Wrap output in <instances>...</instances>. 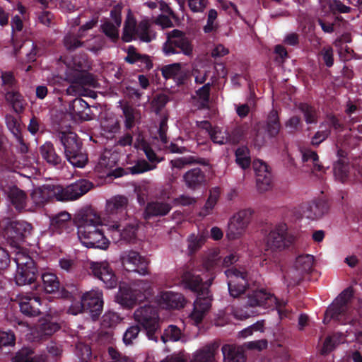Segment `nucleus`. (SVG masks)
Wrapping results in <instances>:
<instances>
[{
    "instance_id": "45",
    "label": "nucleus",
    "mask_w": 362,
    "mask_h": 362,
    "mask_svg": "<svg viewBox=\"0 0 362 362\" xmlns=\"http://www.w3.org/2000/svg\"><path fill=\"white\" fill-rule=\"evenodd\" d=\"M235 162L243 170L251 165L250 151L245 146L238 147L235 151Z\"/></svg>"
},
{
    "instance_id": "4",
    "label": "nucleus",
    "mask_w": 362,
    "mask_h": 362,
    "mask_svg": "<svg viewBox=\"0 0 362 362\" xmlns=\"http://www.w3.org/2000/svg\"><path fill=\"white\" fill-rule=\"evenodd\" d=\"M107 223H97L93 220H86L78 228V236L81 243L88 248L107 250L110 240L105 233Z\"/></svg>"
},
{
    "instance_id": "37",
    "label": "nucleus",
    "mask_w": 362,
    "mask_h": 362,
    "mask_svg": "<svg viewBox=\"0 0 362 362\" xmlns=\"http://www.w3.org/2000/svg\"><path fill=\"white\" fill-rule=\"evenodd\" d=\"M83 36V34L78 33H68L66 34L63 39V44L66 49L71 52L80 47H85L86 42L81 40Z\"/></svg>"
},
{
    "instance_id": "26",
    "label": "nucleus",
    "mask_w": 362,
    "mask_h": 362,
    "mask_svg": "<svg viewBox=\"0 0 362 362\" xmlns=\"http://www.w3.org/2000/svg\"><path fill=\"white\" fill-rule=\"evenodd\" d=\"M158 303L163 309H179L185 305L182 294L172 291H163L158 296Z\"/></svg>"
},
{
    "instance_id": "33",
    "label": "nucleus",
    "mask_w": 362,
    "mask_h": 362,
    "mask_svg": "<svg viewBox=\"0 0 362 362\" xmlns=\"http://www.w3.org/2000/svg\"><path fill=\"white\" fill-rule=\"evenodd\" d=\"M6 193L12 205L18 211L25 206L27 196L24 191L16 186L9 187Z\"/></svg>"
},
{
    "instance_id": "59",
    "label": "nucleus",
    "mask_w": 362,
    "mask_h": 362,
    "mask_svg": "<svg viewBox=\"0 0 362 362\" xmlns=\"http://www.w3.org/2000/svg\"><path fill=\"white\" fill-rule=\"evenodd\" d=\"M107 353L110 362H134L130 357L120 352L116 347L109 346Z\"/></svg>"
},
{
    "instance_id": "40",
    "label": "nucleus",
    "mask_w": 362,
    "mask_h": 362,
    "mask_svg": "<svg viewBox=\"0 0 362 362\" xmlns=\"http://www.w3.org/2000/svg\"><path fill=\"white\" fill-rule=\"evenodd\" d=\"M199 164L201 165L206 166L209 162L206 159L203 158H197L192 156L180 157L170 160L172 168L182 169L185 165Z\"/></svg>"
},
{
    "instance_id": "27",
    "label": "nucleus",
    "mask_w": 362,
    "mask_h": 362,
    "mask_svg": "<svg viewBox=\"0 0 362 362\" xmlns=\"http://www.w3.org/2000/svg\"><path fill=\"white\" fill-rule=\"evenodd\" d=\"M86 69V71L74 72L70 75V79L71 81V85L66 89V92L68 94L76 93V86H94L95 83V80L92 74L88 72Z\"/></svg>"
},
{
    "instance_id": "24",
    "label": "nucleus",
    "mask_w": 362,
    "mask_h": 362,
    "mask_svg": "<svg viewBox=\"0 0 362 362\" xmlns=\"http://www.w3.org/2000/svg\"><path fill=\"white\" fill-rule=\"evenodd\" d=\"M51 228L58 234H69L74 231L75 224L71 215L66 211H62L51 218Z\"/></svg>"
},
{
    "instance_id": "53",
    "label": "nucleus",
    "mask_w": 362,
    "mask_h": 362,
    "mask_svg": "<svg viewBox=\"0 0 362 362\" xmlns=\"http://www.w3.org/2000/svg\"><path fill=\"white\" fill-rule=\"evenodd\" d=\"M89 107L88 103L81 98L73 100L69 105V110L72 115L81 116L85 110Z\"/></svg>"
},
{
    "instance_id": "48",
    "label": "nucleus",
    "mask_w": 362,
    "mask_h": 362,
    "mask_svg": "<svg viewBox=\"0 0 362 362\" xmlns=\"http://www.w3.org/2000/svg\"><path fill=\"white\" fill-rule=\"evenodd\" d=\"M326 121L320 123L319 128L322 129L323 127L328 125L331 130L333 129L336 133L341 132L344 129V124L334 114H328L326 116Z\"/></svg>"
},
{
    "instance_id": "64",
    "label": "nucleus",
    "mask_w": 362,
    "mask_h": 362,
    "mask_svg": "<svg viewBox=\"0 0 362 362\" xmlns=\"http://www.w3.org/2000/svg\"><path fill=\"white\" fill-rule=\"evenodd\" d=\"M17 265V269L19 267H28L36 266L34 260L28 255L23 252H17L16 257L13 259Z\"/></svg>"
},
{
    "instance_id": "22",
    "label": "nucleus",
    "mask_w": 362,
    "mask_h": 362,
    "mask_svg": "<svg viewBox=\"0 0 362 362\" xmlns=\"http://www.w3.org/2000/svg\"><path fill=\"white\" fill-rule=\"evenodd\" d=\"M20 311L28 317H33L41 314V298L33 295L20 296L18 298Z\"/></svg>"
},
{
    "instance_id": "42",
    "label": "nucleus",
    "mask_w": 362,
    "mask_h": 362,
    "mask_svg": "<svg viewBox=\"0 0 362 362\" xmlns=\"http://www.w3.org/2000/svg\"><path fill=\"white\" fill-rule=\"evenodd\" d=\"M136 19L129 14L124 21L122 39L124 42H129L136 40L135 33L137 29Z\"/></svg>"
},
{
    "instance_id": "9",
    "label": "nucleus",
    "mask_w": 362,
    "mask_h": 362,
    "mask_svg": "<svg viewBox=\"0 0 362 362\" xmlns=\"http://www.w3.org/2000/svg\"><path fill=\"white\" fill-rule=\"evenodd\" d=\"M1 78V86L5 91L6 100L12 105L17 113L22 112L25 109V100L23 95L15 88L17 81L11 71H2Z\"/></svg>"
},
{
    "instance_id": "34",
    "label": "nucleus",
    "mask_w": 362,
    "mask_h": 362,
    "mask_svg": "<svg viewBox=\"0 0 362 362\" xmlns=\"http://www.w3.org/2000/svg\"><path fill=\"white\" fill-rule=\"evenodd\" d=\"M170 204L163 202H153L147 204L145 210L146 218L152 216H163L167 215L171 210Z\"/></svg>"
},
{
    "instance_id": "8",
    "label": "nucleus",
    "mask_w": 362,
    "mask_h": 362,
    "mask_svg": "<svg viewBox=\"0 0 362 362\" xmlns=\"http://www.w3.org/2000/svg\"><path fill=\"white\" fill-rule=\"evenodd\" d=\"M32 228L30 223L23 221H10L4 228L3 235L8 244L18 249L30 235Z\"/></svg>"
},
{
    "instance_id": "41",
    "label": "nucleus",
    "mask_w": 362,
    "mask_h": 362,
    "mask_svg": "<svg viewBox=\"0 0 362 362\" xmlns=\"http://www.w3.org/2000/svg\"><path fill=\"white\" fill-rule=\"evenodd\" d=\"M281 124L277 111L272 110L267 117L266 131L270 138L276 137L280 131Z\"/></svg>"
},
{
    "instance_id": "6",
    "label": "nucleus",
    "mask_w": 362,
    "mask_h": 362,
    "mask_svg": "<svg viewBox=\"0 0 362 362\" xmlns=\"http://www.w3.org/2000/svg\"><path fill=\"white\" fill-rule=\"evenodd\" d=\"M134 320L142 327L149 340L158 342L160 334V319L158 309L149 304L139 307L134 313Z\"/></svg>"
},
{
    "instance_id": "49",
    "label": "nucleus",
    "mask_w": 362,
    "mask_h": 362,
    "mask_svg": "<svg viewBox=\"0 0 362 362\" xmlns=\"http://www.w3.org/2000/svg\"><path fill=\"white\" fill-rule=\"evenodd\" d=\"M334 174L337 179L344 182L349 177V164L343 160L339 159L334 164Z\"/></svg>"
},
{
    "instance_id": "60",
    "label": "nucleus",
    "mask_w": 362,
    "mask_h": 362,
    "mask_svg": "<svg viewBox=\"0 0 362 362\" xmlns=\"http://www.w3.org/2000/svg\"><path fill=\"white\" fill-rule=\"evenodd\" d=\"M5 122L7 128L14 137L22 134L21 124L14 116L11 115H6L5 117Z\"/></svg>"
},
{
    "instance_id": "10",
    "label": "nucleus",
    "mask_w": 362,
    "mask_h": 362,
    "mask_svg": "<svg viewBox=\"0 0 362 362\" xmlns=\"http://www.w3.org/2000/svg\"><path fill=\"white\" fill-rule=\"evenodd\" d=\"M285 223H279L273 228L265 238L266 246L272 250H283L290 247L294 237L288 233Z\"/></svg>"
},
{
    "instance_id": "20",
    "label": "nucleus",
    "mask_w": 362,
    "mask_h": 362,
    "mask_svg": "<svg viewBox=\"0 0 362 362\" xmlns=\"http://www.w3.org/2000/svg\"><path fill=\"white\" fill-rule=\"evenodd\" d=\"M300 209L307 219L317 221L328 212L329 205L322 199H315L302 204Z\"/></svg>"
},
{
    "instance_id": "44",
    "label": "nucleus",
    "mask_w": 362,
    "mask_h": 362,
    "mask_svg": "<svg viewBox=\"0 0 362 362\" xmlns=\"http://www.w3.org/2000/svg\"><path fill=\"white\" fill-rule=\"evenodd\" d=\"M298 109L303 114L306 124H312L317 123L319 111L314 106L306 103H300L298 105Z\"/></svg>"
},
{
    "instance_id": "31",
    "label": "nucleus",
    "mask_w": 362,
    "mask_h": 362,
    "mask_svg": "<svg viewBox=\"0 0 362 362\" xmlns=\"http://www.w3.org/2000/svg\"><path fill=\"white\" fill-rule=\"evenodd\" d=\"M135 37L136 40L139 39L141 42L147 43L156 38V32L149 20L144 19L138 23Z\"/></svg>"
},
{
    "instance_id": "63",
    "label": "nucleus",
    "mask_w": 362,
    "mask_h": 362,
    "mask_svg": "<svg viewBox=\"0 0 362 362\" xmlns=\"http://www.w3.org/2000/svg\"><path fill=\"white\" fill-rule=\"evenodd\" d=\"M210 138L214 143L218 144H228V130L222 131L219 127H216L212 133H211Z\"/></svg>"
},
{
    "instance_id": "11",
    "label": "nucleus",
    "mask_w": 362,
    "mask_h": 362,
    "mask_svg": "<svg viewBox=\"0 0 362 362\" xmlns=\"http://www.w3.org/2000/svg\"><path fill=\"white\" fill-rule=\"evenodd\" d=\"M127 205L128 199L123 195L114 196L107 200L104 221L112 224L115 220L119 222L125 221Z\"/></svg>"
},
{
    "instance_id": "43",
    "label": "nucleus",
    "mask_w": 362,
    "mask_h": 362,
    "mask_svg": "<svg viewBox=\"0 0 362 362\" xmlns=\"http://www.w3.org/2000/svg\"><path fill=\"white\" fill-rule=\"evenodd\" d=\"M60 329L59 325L49 319L40 320L37 327L39 335L42 337H49L52 335Z\"/></svg>"
},
{
    "instance_id": "14",
    "label": "nucleus",
    "mask_w": 362,
    "mask_h": 362,
    "mask_svg": "<svg viewBox=\"0 0 362 362\" xmlns=\"http://www.w3.org/2000/svg\"><path fill=\"white\" fill-rule=\"evenodd\" d=\"M89 271L94 277L102 281L106 288H112L117 286V278L107 262L92 261L89 264Z\"/></svg>"
},
{
    "instance_id": "17",
    "label": "nucleus",
    "mask_w": 362,
    "mask_h": 362,
    "mask_svg": "<svg viewBox=\"0 0 362 362\" xmlns=\"http://www.w3.org/2000/svg\"><path fill=\"white\" fill-rule=\"evenodd\" d=\"M93 186L91 182L86 179L78 180L66 187L61 186L62 192L59 193L58 201L76 200L86 194Z\"/></svg>"
},
{
    "instance_id": "38",
    "label": "nucleus",
    "mask_w": 362,
    "mask_h": 362,
    "mask_svg": "<svg viewBox=\"0 0 362 362\" xmlns=\"http://www.w3.org/2000/svg\"><path fill=\"white\" fill-rule=\"evenodd\" d=\"M12 362H45V358L43 356L34 355L32 349L25 347L16 354Z\"/></svg>"
},
{
    "instance_id": "46",
    "label": "nucleus",
    "mask_w": 362,
    "mask_h": 362,
    "mask_svg": "<svg viewBox=\"0 0 362 362\" xmlns=\"http://www.w3.org/2000/svg\"><path fill=\"white\" fill-rule=\"evenodd\" d=\"M302 154V161L303 163L312 162L313 164V170L317 172L324 171L323 165L320 163L319 156L316 151L307 148L300 151Z\"/></svg>"
},
{
    "instance_id": "25",
    "label": "nucleus",
    "mask_w": 362,
    "mask_h": 362,
    "mask_svg": "<svg viewBox=\"0 0 362 362\" xmlns=\"http://www.w3.org/2000/svg\"><path fill=\"white\" fill-rule=\"evenodd\" d=\"M82 304L80 308H84L86 313H90L93 318H97L101 314L103 302L101 298L95 293H86L81 298Z\"/></svg>"
},
{
    "instance_id": "28",
    "label": "nucleus",
    "mask_w": 362,
    "mask_h": 362,
    "mask_svg": "<svg viewBox=\"0 0 362 362\" xmlns=\"http://www.w3.org/2000/svg\"><path fill=\"white\" fill-rule=\"evenodd\" d=\"M40 153L48 165L56 168H61L63 166L62 158L57 153L52 142L47 141L42 145L40 147Z\"/></svg>"
},
{
    "instance_id": "21",
    "label": "nucleus",
    "mask_w": 362,
    "mask_h": 362,
    "mask_svg": "<svg viewBox=\"0 0 362 362\" xmlns=\"http://www.w3.org/2000/svg\"><path fill=\"white\" fill-rule=\"evenodd\" d=\"M348 299L345 293H341L334 303L327 309L325 314L324 323L333 319L341 321V318L348 315Z\"/></svg>"
},
{
    "instance_id": "36",
    "label": "nucleus",
    "mask_w": 362,
    "mask_h": 362,
    "mask_svg": "<svg viewBox=\"0 0 362 362\" xmlns=\"http://www.w3.org/2000/svg\"><path fill=\"white\" fill-rule=\"evenodd\" d=\"M161 73L163 78L166 80L173 78L178 84L184 83V76L181 74V64L173 63L163 66L161 68Z\"/></svg>"
},
{
    "instance_id": "61",
    "label": "nucleus",
    "mask_w": 362,
    "mask_h": 362,
    "mask_svg": "<svg viewBox=\"0 0 362 362\" xmlns=\"http://www.w3.org/2000/svg\"><path fill=\"white\" fill-rule=\"evenodd\" d=\"M141 332L140 326L138 325H132L127 328L123 334V341L126 345L132 344Z\"/></svg>"
},
{
    "instance_id": "52",
    "label": "nucleus",
    "mask_w": 362,
    "mask_h": 362,
    "mask_svg": "<svg viewBox=\"0 0 362 362\" xmlns=\"http://www.w3.org/2000/svg\"><path fill=\"white\" fill-rule=\"evenodd\" d=\"M123 115L124 116V127L127 129H132L135 124L136 109L132 106L125 104L122 107Z\"/></svg>"
},
{
    "instance_id": "1",
    "label": "nucleus",
    "mask_w": 362,
    "mask_h": 362,
    "mask_svg": "<svg viewBox=\"0 0 362 362\" xmlns=\"http://www.w3.org/2000/svg\"><path fill=\"white\" fill-rule=\"evenodd\" d=\"M226 274L229 278L236 279L228 283L230 295L233 298L246 295L245 306L267 308L276 303V298L264 289L249 290V274L245 268L231 267L226 271Z\"/></svg>"
},
{
    "instance_id": "19",
    "label": "nucleus",
    "mask_w": 362,
    "mask_h": 362,
    "mask_svg": "<svg viewBox=\"0 0 362 362\" xmlns=\"http://www.w3.org/2000/svg\"><path fill=\"white\" fill-rule=\"evenodd\" d=\"M62 192L61 185H44L33 189L31 199L36 205L41 206L53 199L58 201Z\"/></svg>"
},
{
    "instance_id": "51",
    "label": "nucleus",
    "mask_w": 362,
    "mask_h": 362,
    "mask_svg": "<svg viewBox=\"0 0 362 362\" xmlns=\"http://www.w3.org/2000/svg\"><path fill=\"white\" fill-rule=\"evenodd\" d=\"M246 132L244 126L240 125L234 127L231 130H228V144L235 145L243 140Z\"/></svg>"
},
{
    "instance_id": "47",
    "label": "nucleus",
    "mask_w": 362,
    "mask_h": 362,
    "mask_svg": "<svg viewBox=\"0 0 362 362\" xmlns=\"http://www.w3.org/2000/svg\"><path fill=\"white\" fill-rule=\"evenodd\" d=\"M181 335V330L176 325H170L164 329L163 333L160 331L159 339L163 343H166L168 341H177L180 339Z\"/></svg>"
},
{
    "instance_id": "29",
    "label": "nucleus",
    "mask_w": 362,
    "mask_h": 362,
    "mask_svg": "<svg viewBox=\"0 0 362 362\" xmlns=\"http://www.w3.org/2000/svg\"><path fill=\"white\" fill-rule=\"evenodd\" d=\"M183 180L189 189H196L205 183L206 175L201 168H194L184 174Z\"/></svg>"
},
{
    "instance_id": "58",
    "label": "nucleus",
    "mask_w": 362,
    "mask_h": 362,
    "mask_svg": "<svg viewBox=\"0 0 362 362\" xmlns=\"http://www.w3.org/2000/svg\"><path fill=\"white\" fill-rule=\"evenodd\" d=\"M218 17V12L216 9L211 8L209 11L207 15L206 24L204 26L203 30L205 33H210L218 29V23L216 21Z\"/></svg>"
},
{
    "instance_id": "15",
    "label": "nucleus",
    "mask_w": 362,
    "mask_h": 362,
    "mask_svg": "<svg viewBox=\"0 0 362 362\" xmlns=\"http://www.w3.org/2000/svg\"><path fill=\"white\" fill-rule=\"evenodd\" d=\"M314 256L308 254L300 255L296 258L294 269L296 274L291 280H288L289 274L284 275V279L287 281L288 286H294L300 283L303 275L312 272L314 264Z\"/></svg>"
},
{
    "instance_id": "54",
    "label": "nucleus",
    "mask_w": 362,
    "mask_h": 362,
    "mask_svg": "<svg viewBox=\"0 0 362 362\" xmlns=\"http://www.w3.org/2000/svg\"><path fill=\"white\" fill-rule=\"evenodd\" d=\"M118 28L119 27L115 25L110 21H107L101 25V30L103 33L112 42H116L119 39Z\"/></svg>"
},
{
    "instance_id": "3",
    "label": "nucleus",
    "mask_w": 362,
    "mask_h": 362,
    "mask_svg": "<svg viewBox=\"0 0 362 362\" xmlns=\"http://www.w3.org/2000/svg\"><path fill=\"white\" fill-rule=\"evenodd\" d=\"M57 139L64 147L66 160L75 168H83L88 161L87 153L83 151V143L72 131L58 130Z\"/></svg>"
},
{
    "instance_id": "23",
    "label": "nucleus",
    "mask_w": 362,
    "mask_h": 362,
    "mask_svg": "<svg viewBox=\"0 0 362 362\" xmlns=\"http://www.w3.org/2000/svg\"><path fill=\"white\" fill-rule=\"evenodd\" d=\"M162 49L165 56H170L179 53L190 56L192 54L193 47L188 37L185 36L179 40L165 41L163 45Z\"/></svg>"
},
{
    "instance_id": "32",
    "label": "nucleus",
    "mask_w": 362,
    "mask_h": 362,
    "mask_svg": "<svg viewBox=\"0 0 362 362\" xmlns=\"http://www.w3.org/2000/svg\"><path fill=\"white\" fill-rule=\"evenodd\" d=\"M221 351L224 362H245L246 356L240 348L230 344H224Z\"/></svg>"
},
{
    "instance_id": "7",
    "label": "nucleus",
    "mask_w": 362,
    "mask_h": 362,
    "mask_svg": "<svg viewBox=\"0 0 362 362\" xmlns=\"http://www.w3.org/2000/svg\"><path fill=\"white\" fill-rule=\"evenodd\" d=\"M115 164V161L111 160V158L103 156L100 158L98 168L103 169L104 173H106L108 177H113L115 178L122 177L128 174L129 172L132 175H137L154 170L156 168V164H150L144 159L138 160L134 165L126 170L122 168L112 169Z\"/></svg>"
},
{
    "instance_id": "30",
    "label": "nucleus",
    "mask_w": 362,
    "mask_h": 362,
    "mask_svg": "<svg viewBox=\"0 0 362 362\" xmlns=\"http://www.w3.org/2000/svg\"><path fill=\"white\" fill-rule=\"evenodd\" d=\"M37 276V266L19 267L16 270L15 281L18 286L30 285L35 283Z\"/></svg>"
},
{
    "instance_id": "50",
    "label": "nucleus",
    "mask_w": 362,
    "mask_h": 362,
    "mask_svg": "<svg viewBox=\"0 0 362 362\" xmlns=\"http://www.w3.org/2000/svg\"><path fill=\"white\" fill-rule=\"evenodd\" d=\"M318 60L322 61L323 64L330 68L334 65V49L332 46L327 45L323 47L317 54Z\"/></svg>"
},
{
    "instance_id": "57",
    "label": "nucleus",
    "mask_w": 362,
    "mask_h": 362,
    "mask_svg": "<svg viewBox=\"0 0 362 362\" xmlns=\"http://www.w3.org/2000/svg\"><path fill=\"white\" fill-rule=\"evenodd\" d=\"M205 239L203 236L191 234L188 238V250L190 255L197 252L204 245Z\"/></svg>"
},
{
    "instance_id": "2",
    "label": "nucleus",
    "mask_w": 362,
    "mask_h": 362,
    "mask_svg": "<svg viewBox=\"0 0 362 362\" xmlns=\"http://www.w3.org/2000/svg\"><path fill=\"white\" fill-rule=\"evenodd\" d=\"M213 279L206 282L199 275L192 272H185L182 276V282L186 288L197 293V299L194 303V308L189 315L190 320L195 325L202 322L203 319L211 307L212 298L209 290Z\"/></svg>"
},
{
    "instance_id": "13",
    "label": "nucleus",
    "mask_w": 362,
    "mask_h": 362,
    "mask_svg": "<svg viewBox=\"0 0 362 362\" xmlns=\"http://www.w3.org/2000/svg\"><path fill=\"white\" fill-rule=\"evenodd\" d=\"M121 262L128 272H134L143 276L149 274V261L136 251L124 252L121 256Z\"/></svg>"
},
{
    "instance_id": "35",
    "label": "nucleus",
    "mask_w": 362,
    "mask_h": 362,
    "mask_svg": "<svg viewBox=\"0 0 362 362\" xmlns=\"http://www.w3.org/2000/svg\"><path fill=\"white\" fill-rule=\"evenodd\" d=\"M217 348L218 346L214 344L204 346L194 354L190 362H214Z\"/></svg>"
},
{
    "instance_id": "39",
    "label": "nucleus",
    "mask_w": 362,
    "mask_h": 362,
    "mask_svg": "<svg viewBox=\"0 0 362 362\" xmlns=\"http://www.w3.org/2000/svg\"><path fill=\"white\" fill-rule=\"evenodd\" d=\"M41 279L44 291L47 293H54L59 291L60 282L57 275L52 272L42 274Z\"/></svg>"
},
{
    "instance_id": "62",
    "label": "nucleus",
    "mask_w": 362,
    "mask_h": 362,
    "mask_svg": "<svg viewBox=\"0 0 362 362\" xmlns=\"http://www.w3.org/2000/svg\"><path fill=\"white\" fill-rule=\"evenodd\" d=\"M72 64L74 72L86 71L90 66L86 54H83L81 57H74L72 59Z\"/></svg>"
},
{
    "instance_id": "5",
    "label": "nucleus",
    "mask_w": 362,
    "mask_h": 362,
    "mask_svg": "<svg viewBox=\"0 0 362 362\" xmlns=\"http://www.w3.org/2000/svg\"><path fill=\"white\" fill-rule=\"evenodd\" d=\"M151 290V282L144 280H136L131 285H120L115 296L116 302L123 308L130 309L137 302H141L147 298Z\"/></svg>"
},
{
    "instance_id": "16",
    "label": "nucleus",
    "mask_w": 362,
    "mask_h": 362,
    "mask_svg": "<svg viewBox=\"0 0 362 362\" xmlns=\"http://www.w3.org/2000/svg\"><path fill=\"white\" fill-rule=\"evenodd\" d=\"M123 221H113V223H107V233L115 243L122 240L130 242L136 237V228L132 224H123Z\"/></svg>"
},
{
    "instance_id": "55",
    "label": "nucleus",
    "mask_w": 362,
    "mask_h": 362,
    "mask_svg": "<svg viewBox=\"0 0 362 362\" xmlns=\"http://www.w3.org/2000/svg\"><path fill=\"white\" fill-rule=\"evenodd\" d=\"M75 354L81 362H88L92 356L91 349L89 345L78 342L76 344Z\"/></svg>"
},
{
    "instance_id": "18",
    "label": "nucleus",
    "mask_w": 362,
    "mask_h": 362,
    "mask_svg": "<svg viewBox=\"0 0 362 362\" xmlns=\"http://www.w3.org/2000/svg\"><path fill=\"white\" fill-rule=\"evenodd\" d=\"M252 167L256 175L257 190L263 193L272 187V175L267 164L261 160H255Z\"/></svg>"
},
{
    "instance_id": "56",
    "label": "nucleus",
    "mask_w": 362,
    "mask_h": 362,
    "mask_svg": "<svg viewBox=\"0 0 362 362\" xmlns=\"http://www.w3.org/2000/svg\"><path fill=\"white\" fill-rule=\"evenodd\" d=\"M221 194L220 187H216L212 188L209 192V197L204 205V210L206 214H209L210 211L214 208Z\"/></svg>"
},
{
    "instance_id": "12",
    "label": "nucleus",
    "mask_w": 362,
    "mask_h": 362,
    "mask_svg": "<svg viewBox=\"0 0 362 362\" xmlns=\"http://www.w3.org/2000/svg\"><path fill=\"white\" fill-rule=\"evenodd\" d=\"M253 210L245 209L239 211L230 219L228 225L226 236L229 240L239 238L250 222Z\"/></svg>"
}]
</instances>
